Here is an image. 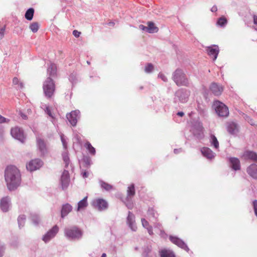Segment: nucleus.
Listing matches in <instances>:
<instances>
[{"label":"nucleus","instance_id":"f257e3e1","mask_svg":"<svg viewBox=\"0 0 257 257\" xmlns=\"http://www.w3.org/2000/svg\"><path fill=\"white\" fill-rule=\"evenodd\" d=\"M57 68L55 64L50 63L47 68V74L49 77L44 82L43 89L45 96L47 98H51L55 91V84L51 77L54 76L56 74Z\"/></svg>","mask_w":257,"mask_h":257},{"label":"nucleus","instance_id":"f03ea898","mask_svg":"<svg viewBox=\"0 0 257 257\" xmlns=\"http://www.w3.org/2000/svg\"><path fill=\"white\" fill-rule=\"evenodd\" d=\"M172 79L178 86H189V81L183 70L181 69H177L172 74Z\"/></svg>","mask_w":257,"mask_h":257},{"label":"nucleus","instance_id":"7ed1b4c3","mask_svg":"<svg viewBox=\"0 0 257 257\" xmlns=\"http://www.w3.org/2000/svg\"><path fill=\"white\" fill-rule=\"evenodd\" d=\"M65 236L69 240H76L80 239L82 235L80 229L76 226L66 227L64 229Z\"/></svg>","mask_w":257,"mask_h":257},{"label":"nucleus","instance_id":"20e7f679","mask_svg":"<svg viewBox=\"0 0 257 257\" xmlns=\"http://www.w3.org/2000/svg\"><path fill=\"white\" fill-rule=\"evenodd\" d=\"M135 194L136 190L135 185L134 184H132L127 187L126 190V196L124 198H120L121 200L125 204L128 209H132L133 207L132 200Z\"/></svg>","mask_w":257,"mask_h":257},{"label":"nucleus","instance_id":"39448f33","mask_svg":"<svg viewBox=\"0 0 257 257\" xmlns=\"http://www.w3.org/2000/svg\"><path fill=\"white\" fill-rule=\"evenodd\" d=\"M190 95V91L185 88H180L175 93L174 101L182 103L187 102Z\"/></svg>","mask_w":257,"mask_h":257},{"label":"nucleus","instance_id":"423d86ee","mask_svg":"<svg viewBox=\"0 0 257 257\" xmlns=\"http://www.w3.org/2000/svg\"><path fill=\"white\" fill-rule=\"evenodd\" d=\"M213 106L216 113L220 117H226L229 114L228 107L222 102L219 101H215L213 103Z\"/></svg>","mask_w":257,"mask_h":257},{"label":"nucleus","instance_id":"0eeeda50","mask_svg":"<svg viewBox=\"0 0 257 257\" xmlns=\"http://www.w3.org/2000/svg\"><path fill=\"white\" fill-rule=\"evenodd\" d=\"M191 131L198 139H201L204 137L203 127L202 123L199 121L193 122Z\"/></svg>","mask_w":257,"mask_h":257},{"label":"nucleus","instance_id":"6e6552de","mask_svg":"<svg viewBox=\"0 0 257 257\" xmlns=\"http://www.w3.org/2000/svg\"><path fill=\"white\" fill-rule=\"evenodd\" d=\"M92 205L94 208L100 211L106 210L108 207L107 202L101 198L94 199L92 202Z\"/></svg>","mask_w":257,"mask_h":257},{"label":"nucleus","instance_id":"1a4fd4ad","mask_svg":"<svg viewBox=\"0 0 257 257\" xmlns=\"http://www.w3.org/2000/svg\"><path fill=\"white\" fill-rule=\"evenodd\" d=\"M21 178H5L9 190L12 191L17 189L21 182Z\"/></svg>","mask_w":257,"mask_h":257},{"label":"nucleus","instance_id":"9d476101","mask_svg":"<svg viewBox=\"0 0 257 257\" xmlns=\"http://www.w3.org/2000/svg\"><path fill=\"white\" fill-rule=\"evenodd\" d=\"M21 174L19 169L14 165H9L5 171V177H20Z\"/></svg>","mask_w":257,"mask_h":257},{"label":"nucleus","instance_id":"9b49d317","mask_svg":"<svg viewBox=\"0 0 257 257\" xmlns=\"http://www.w3.org/2000/svg\"><path fill=\"white\" fill-rule=\"evenodd\" d=\"M80 111L79 110H75L67 114L66 117L70 123L74 126L76 125L78 119L80 118Z\"/></svg>","mask_w":257,"mask_h":257},{"label":"nucleus","instance_id":"f8f14e48","mask_svg":"<svg viewBox=\"0 0 257 257\" xmlns=\"http://www.w3.org/2000/svg\"><path fill=\"white\" fill-rule=\"evenodd\" d=\"M11 134L12 136L19 140L20 142L23 143L25 140L24 132L22 130L18 127H16L11 129Z\"/></svg>","mask_w":257,"mask_h":257},{"label":"nucleus","instance_id":"ddd939ff","mask_svg":"<svg viewBox=\"0 0 257 257\" xmlns=\"http://www.w3.org/2000/svg\"><path fill=\"white\" fill-rule=\"evenodd\" d=\"M43 165L42 161L39 159H36L31 161L26 167L28 170L32 172L39 169Z\"/></svg>","mask_w":257,"mask_h":257},{"label":"nucleus","instance_id":"4468645a","mask_svg":"<svg viewBox=\"0 0 257 257\" xmlns=\"http://www.w3.org/2000/svg\"><path fill=\"white\" fill-rule=\"evenodd\" d=\"M59 231V227L57 225L54 226L49 230L43 236L42 240L45 242H48L51 239L54 238Z\"/></svg>","mask_w":257,"mask_h":257},{"label":"nucleus","instance_id":"2eb2a0df","mask_svg":"<svg viewBox=\"0 0 257 257\" xmlns=\"http://www.w3.org/2000/svg\"><path fill=\"white\" fill-rule=\"evenodd\" d=\"M169 238L172 243L177 245L179 247L184 249L187 251L189 250V248H188L187 244L180 238L172 235L170 236Z\"/></svg>","mask_w":257,"mask_h":257},{"label":"nucleus","instance_id":"dca6fc26","mask_svg":"<svg viewBox=\"0 0 257 257\" xmlns=\"http://www.w3.org/2000/svg\"><path fill=\"white\" fill-rule=\"evenodd\" d=\"M206 51L208 55L212 58L213 61L217 59L219 52V47L217 45H213L208 46L207 47Z\"/></svg>","mask_w":257,"mask_h":257},{"label":"nucleus","instance_id":"f3484780","mask_svg":"<svg viewBox=\"0 0 257 257\" xmlns=\"http://www.w3.org/2000/svg\"><path fill=\"white\" fill-rule=\"evenodd\" d=\"M126 223L132 231H136L137 230V227L135 220V216L131 211H128V216L126 218Z\"/></svg>","mask_w":257,"mask_h":257},{"label":"nucleus","instance_id":"a211bd4d","mask_svg":"<svg viewBox=\"0 0 257 257\" xmlns=\"http://www.w3.org/2000/svg\"><path fill=\"white\" fill-rule=\"evenodd\" d=\"M227 130L232 135H236L239 131V126L234 121L228 122L227 123Z\"/></svg>","mask_w":257,"mask_h":257},{"label":"nucleus","instance_id":"6ab92c4d","mask_svg":"<svg viewBox=\"0 0 257 257\" xmlns=\"http://www.w3.org/2000/svg\"><path fill=\"white\" fill-rule=\"evenodd\" d=\"M209 89L212 93L216 96L221 95L223 90V87L221 85L215 82L211 84Z\"/></svg>","mask_w":257,"mask_h":257},{"label":"nucleus","instance_id":"aec40b11","mask_svg":"<svg viewBox=\"0 0 257 257\" xmlns=\"http://www.w3.org/2000/svg\"><path fill=\"white\" fill-rule=\"evenodd\" d=\"M242 158L245 160H251L257 162V154L256 153L251 151H245L241 156Z\"/></svg>","mask_w":257,"mask_h":257},{"label":"nucleus","instance_id":"412c9836","mask_svg":"<svg viewBox=\"0 0 257 257\" xmlns=\"http://www.w3.org/2000/svg\"><path fill=\"white\" fill-rule=\"evenodd\" d=\"M11 207L10 198L7 196L1 199V210L3 212H7Z\"/></svg>","mask_w":257,"mask_h":257},{"label":"nucleus","instance_id":"4be33fe9","mask_svg":"<svg viewBox=\"0 0 257 257\" xmlns=\"http://www.w3.org/2000/svg\"><path fill=\"white\" fill-rule=\"evenodd\" d=\"M201 152L203 156L208 160L214 159L216 155L215 153L208 147L202 148Z\"/></svg>","mask_w":257,"mask_h":257},{"label":"nucleus","instance_id":"5701e85b","mask_svg":"<svg viewBox=\"0 0 257 257\" xmlns=\"http://www.w3.org/2000/svg\"><path fill=\"white\" fill-rule=\"evenodd\" d=\"M231 168L234 170H238L240 168V161L237 158L232 157L229 159Z\"/></svg>","mask_w":257,"mask_h":257},{"label":"nucleus","instance_id":"b1692460","mask_svg":"<svg viewBox=\"0 0 257 257\" xmlns=\"http://www.w3.org/2000/svg\"><path fill=\"white\" fill-rule=\"evenodd\" d=\"M37 144L41 155H45L47 153V149L44 141L41 139H37Z\"/></svg>","mask_w":257,"mask_h":257},{"label":"nucleus","instance_id":"393cba45","mask_svg":"<svg viewBox=\"0 0 257 257\" xmlns=\"http://www.w3.org/2000/svg\"><path fill=\"white\" fill-rule=\"evenodd\" d=\"M72 210V206L68 203L63 205L61 209V217L66 216Z\"/></svg>","mask_w":257,"mask_h":257},{"label":"nucleus","instance_id":"a878e982","mask_svg":"<svg viewBox=\"0 0 257 257\" xmlns=\"http://www.w3.org/2000/svg\"><path fill=\"white\" fill-rule=\"evenodd\" d=\"M246 171L250 177H257V165L251 164L247 167Z\"/></svg>","mask_w":257,"mask_h":257},{"label":"nucleus","instance_id":"bb28decb","mask_svg":"<svg viewBox=\"0 0 257 257\" xmlns=\"http://www.w3.org/2000/svg\"><path fill=\"white\" fill-rule=\"evenodd\" d=\"M87 206V196H86L82 200L78 202L76 211H79L81 210H83L85 209Z\"/></svg>","mask_w":257,"mask_h":257},{"label":"nucleus","instance_id":"cd10ccee","mask_svg":"<svg viewBox=\"0 0 257 257\" xmlns=\"http://www.w3.org/2000/svg\"><path fill=\"white\" fill-rule=\"evenodd\" d=\"M160 255L161 257H176L173 251L165 248L160 251Z\"/></svg>","mask_w":257,"mask_h":257},{"label":"nucleus","instance_id":"c85d7f7f","mask_svg":"<svg viewBox=\"0 0 257 257\" xmlns=\"http://www.w3.org/2000/svg\"><path fill=\"white\" fill-rule=\"evenodd\" d=\"M141 222L143 226L147 229L149 234L150 235H152L153 234V228L152 227L149 225L148 221L145 218H142Z\"/></svg>","mask_w":257,"mask_h":257},{"label":"nucleus","instance_id":"c756f323","mask_svg":"<svg viewBox=\"0 0 257 257\" xmlns=\"http://www.w3.org/2000/svg\"><path fill=\"white\" fill-rule=\"evenodd\" d=\"M148 32L149 33H154L158 31V28L155 26V24L152 22H149L148 23Z\"/></svg>","mask_w":257,"mask_h":257},{"label":"nucleus","instance_id":"7c9ffc66","mask_svg":"<svg viewBox=\"0 0 257 257\" xmlns=\"http://www.w3.org/2000/svg\"><path fill=\"white\" fill-rule=\"evenodd\" d=\"M60 184L63 190H65L67 188L70 184L69 178H61Z\"/></svg>","mask_w":257,"mask_h":257},{"label":"nucleus","instance_id":"2f4dec72","mask_svg":"<svg viewBox=\"0 0 257 257\" xmlns=\"http://www.w3.org/2000/svg\"><path fill=\"white\" fill-rule=\"evenodd\" d=\"M84 147L88 150L90 155L94 156L96 154L95 149L89 142H87L84 144Z\"/></svg>","mask_w":257,"mask_h":257},{"label":"nucleus","instance_id":"473e14b6","mask_svg":"<svg viewBox=\"0 0 257 257\" xmlns=\"http://www.w3.org/2000/svg\"><path fill=\"white\" fill-rule=\"evenodd\" d=\"M34 14V9L33 8H29L26 11L25 17V18L28 20L31 21L33 19Z\"/></svg>","mask_w":257,"mask_h":257},{"label":"nucleus","instance_id":"72a5a7b5","mask_svg":"<svg viewBox=\"0 0 257 257\" xmlns=\"http://www.w3.org/2000/svg\"><path fill=\"white\" fill-rule=\"evenodd\" d=\"M62 159L65 164V168H67L70 163V159L67 151H65L62 154Z\"/></svg>","mask_w":257,"mask_h":257},{"label":"nucleus","instance_id":"f704fd0d","mask_svg":"<svg viewBox=\"0 0 257 257\" xmlns=\"http://www.w3.org/2000/svg\"><path fill=\"white\" fill-rule=\"evenodd\" d=\"M13 84L16 86V88L18 89H21L24 87L23 82L20 81L17 77H14L13 79Z\"/></svg>","mask_w":257,"mask_h":257},{"label":"nucleus","instance_id":"c9c22d12","mask_svg":"<svg viewBox=\"0 0 257 257\" xmlns=\"http://www.w3.org/2000/svg\"><path fill=\"white\" fill-rule=\"evenodd\" d=\"M210 142L211 144V145L214 146L215 149H218L219 143L216 137L214 135L211 134L210 135Z\"/></svg>","mask_w":257,"mask_h":257},{"label":"nucleus","instance_id":"e433bc0d","mask_svg":"<svg viewBox=\"0 0 257 257\" xmlns=\"http://www.w3.org/2000/svg\"><path fill=\"white\" fill-rule=\"evenodd\" d=\"M99 183L101 187L106 191H108L114 189L113 186L101 180L99 181Z\"/></svg>","mask_w":257,"mask_h":257},{"label":"nucleus","instance_id":"4c0bfd02","mask_svg":"<svg viewBox=\"0 0 257 257\" xmlns=\"http://www.w3.org/2000/svg\"><path fill=\"white\" fill-rule=\"evenodd\" d=\"M31 219L33 224L35 225L39 224L40 222V218L36 214H32L31 215Z\"/></svg>","mask_w":257,"mask_h":257},{"label":"nucleus","instance_id":"58836bf2","mask_svg":"<svg viewBox=\"0 0 257 257\" xmlns=\"http://www.w3.org/2000/svg\"><path fill=\"white\" fill-rule=\"evenodd\" d=\"M26 220V216L24 215H20L18 218L19 226L21 228L24 226Z\"/></svg>","mask_w":257,"mask_h":257},{"label":"nucleus","instance_id":"ea45409f","mask_svg":"<svg viewBox=\"0 0 257 257\" xmlns=\"http://www.w3.org/2000/svg\"><path fill=\"white\" fill-rule=\"evenodd\" d=\"M148 215L150 218L156 219L158 216V214L155 212L153 208H150L148 210Z\"/></svg>","mask_w":257,"mask_h":257},{"label":"nucleus","instance_id":"a19ab883","mask_svg":"<svg viewBox=\"0 0 257 257\" xmlns=\"http://www.w3.org/2000/svg\"><path fill=\"white\" fill-rule=\"evenodd\" d=\"M227 20L225 18L222 17L218 19V20L217 21V25L223 27L225 26V25L227 24Z\"/></svg>","mask_w":257,"mask_h":257},{"label":"nucleus","instance_id":"79ce46f5","mask_svg":"<svg viewBox=\"0 0 257 257\" xmlns=\"http://www.w3.org/2000/svg\"><path fill=\"white\" fill-rule=\"evenodd\" d=\"M42 108L44 109L45 113H47L49 116L51 117H53L51 111L49 107V106L46 104H42L41 106Z\"/></svg>","mask_w":257,"mask_h":257},{"label":"nucleus","instance_id":"37998d69","mask_svg":"<svg viewBox=\"0 0 257 257\" xmlns=\"http://www.w3.org/2000/svg\"><path fill=\"white\" fill-rule=\"evenodd\" d=\"M39 26L37 22H34L31 24L30 26V29L33 33H36L38 31Z\"/></svg>","mask_w":257,"mask_h":257},{"label":"nucleus","instance_id":"c03bdc74","mask_svg":"<svg viewBox=\"0 0 257 257\" xmlns=\"http://www.w3.org/2000/svg\"><path fill=\"white\" fill-rule=\"evenodd\" d=\"M154 66L151 63H148L145 67V71L147 73H150L153 72Z\"/></svg>","mask_w":257,"mask_h":257},{"label":"nucleus","instance_id":"a18cd8bd","mask_svg":"<svg viewBox=\"0 0 257 257\" xmlns=\"http://www.w3.org/2000/svg\"><path fill=\"white\" fill-rule=\"evenodd\" d=\"M61 141L62 142L63 147L64 150H66L67 149V143L65 137L63 134H61L60 135Z\"/></svg>","mask_w":257,"mask_h":257},{"label":"nucleus","instance_id":"49530a36","mask_svg":"<svg viewBox=\"0 0 257 257\" xmlns=\"http://www.w3.org/2000/svg\"><path fill=\"white\" fill-rule=\"evenodd\" d=\"M152 250V247L151 246H147L144 248L143 255L145 257H147L148 256L149 253L151 252Z\"/></svg>","mask_w":257,"mask_h":257},{"label":"nucleus","instance_id":"de8ad7c7","mask_svg":"<svg viewBox=\"0 0 257 257\" xmlns=\"http://www.w3.org/2000/svg\"><path fill=\"white\" fill-rule=\"evenodd\" d=\"M82 160L86 166H90L91 164V159L88 156L84 157Z\"/></svg>","mask_w":257,"mask_h":257},{"label":"nucleus","instance_id":"09e8293b","mask_svg":"<svg viewBox=\"0 0 257 257\" xmlns=\"http://www.w3.org/2000/svg\"><path fill=\"white\" fill-rule=\"evenodd\" d=\"M69 81L73 84L76 82V75L75 73H72L69 77Z\"/></svg>","mask_w":257,"mask_h":257},{"label":"nucleus","instance_id":"8fccbe9b","mask_svg":"<svg viewBox=\"0 0 257 257\" xmlns=\"http://www.w3.org/2000/svg\"><path fill=\"white\" fill-rule=\"evenodd\" d=\"M158 77L164 82H167L168 80L167 77L163 73H160L158 75Z\"/></svg>","mask_w":257,"mask_h":257},{"label":"nucleus","instance_id":"3c124183","mask_svg":"<svg viewBox=\"0 0 257 257\" xmlns=\"http://www.w3.org/2000/svg\"><path fill=\"white\" fill-rule=\"evenodd\" d=\"M253 206L255 215L257 217V200H255L253 201Z\"/></svg>","mask_w":257,"mask_h":257},{"label":"nucleus","instance_id":"603ef678","mask_svg":"<svg viewBox=\"0 0 257 257\" xmlns=\"http://www.w3.org/2000/svg\"><path fill=\"white\" fill-rule=\"evenodd\" d=\"M245 119L252 125H255V123L253 122V120L249 117V116H246Z\"/></svg>","mask_w":257,"mask_h":257},{"label":"nucleus","instance_id":"864d4df0","mask_svg":"<svg viewBox=\"0 0 257 257\" xmlns=\"http://www.w3.org/2000/svg\"><path fill=\"white\" fill-rule=\"evenodd\" d=\"M69 175L68 171L64 170L61 177H69Z\"/></svg>","mask_w":257,"mask_h":257},{"label":"nucleus","instance_id":"5fc2aeb1","mask_svg":"<svg viewBox=\"0 0 257 257\" xmlns=\"http://www.w3.org/2000/svg\"><path fill=\"white\" fill-rule=\"evenodd\" d=\"M139 29L143 31H146V32H148L147 26H145L143 25H140Z\"/></svg>","mask_w":257,"mask_h":257},{"label":"nucleus","instance_id":"6e6d98bb","mask_svg":"<svg viewBox=\"0 0 257 257\" xmlns=\"http://www.w3.org/2000/svg\"><path fill=\"white\" fill-rule=\"evenodd\" d=\"M81 33L77 30H74L73 31V35L76 37L78 38L80 35Z\"/></svg>","mask_w":257,"mask_h":257},{"label":"nucleus","instance_id":"4d7b16f0","mask_svg":"<svg viewBox=\"0 0 257 257\" xmlns=\"http://www.w3.org/2000/svg\"><path fill=\"white\" fill-rule=\"evenodd\" d=\"M155 228H158L160 230V231L163 232L161 229V224L160 223H157L154 225Z\"/></svg>","mask_w":257,"mask_h":257},{"label":"nucleus","instance_id":"13d9d810","mask_svg":"<svg viewBox=\"0 0 257 257\" xmlns=\"http://www.w3.org/2000/svg\"><path fill=\"white\" fill-rule=\"evenodd\" d=\"M217 11V7L216 5L213 6L211 9V11L212 12H216Z\"/></svg>","mask_w":257,"mask_h":257},{"label":"nucleus","instance_id":"bf43d9fd","mask_svg":"<svg viewBox=\"0 0 257 257\" xmlns=\"http://www.w3.org/2000/svg\"><path fill=\"white\" fill-rule=\"evenodd\" d=\"M9 120V119L6 118L1 116V123L4 122H6Z\"/></svg>","mask_w":257,"mask_h":257},{"label":"nucleus","instance_id":"052dcab7","mask_svg":"<svg viewBox=\"0 0 257 257\" xmlns=\"http://www.w3.org/2000/svg\"><path fill=\"white\" fill-rule=\"evenodd\" d=\"M20 114L21 115V116L23 118V119H26L27 118V115H25V114H24L23 112H20Z\"/></svg>","mask_w":257,"mask_h":257},{"label":"nucleus","instance_id":"680f3d73","mask_svg":"<svg viewBox=\"0 0 257 257\" xmlns=\"http://www.w3.org/2000/svg\"><path fill=\"white\" fill-rule=\"evenodd\" d=\"M181 152H182V149H174V153L176 154H179V153H180Z\"/></svg>","mask_w":257,"mask_h":257},{"label":"nucleus","instance_id":"e2e57ef3","mask_svg":"<svg viewBox=\"0 0 257 257\" xmlns=\"http://www.w3.org/2000/svg\"><path fill=\"white\" fill-rule=\"evenodd\" d=\"M177 115L180 116H183L184 115V113L182 111H179L177 113Z\"/></svg>","mask_w":257,"mask_h":257},{"label":"nucleus","instance_id":"0e129e2a","mask_svg":"<svg viewBox=\"0 0 257 257\" xmlns=\"http://www.w3.org/2000/svg\"><path fill=\"white\" fill-rule=\"evenodd\" d=\"M88 176V173L87 172H84L83 173V177H87Z\"/></svg>","mask_w":257,"mask_h":257},{"label":"nucleus","instance_id":"69168bd1","mask_svg":"<svg viewBox=\"0 0 257 257\" xmlns=\"http://www.w3.org/2000/svg\"><path fill=\"white\" fill-rule=\"evenodd\" d=\"M114 23L112 22H109L108 23V25L109 26H113L114 25Z\"/></svg>","mask_w":257,"mask_h":257},{"label":"nucleus","instance_id":"338daca9","mask_svg":"<svg viewBox=\"0 0 257 257\" xmlns=\"http://www.w3.org/2000/svg\"><path fill=\"white\" fill-rule=\"evenodd\" d=\"M101 257H106V254L105 253H102Z\"/></svg>","mask_w":257,"mask_h":257},{"label":"nucleus","instance_id":"774afa93","mask_svg":"<svg viewBox=\"0 0 257 257\" xmlns=\"http://www.w3.org/2000/svg\"><path fill=\"white\" fill-rule=\"evenodd\" d=\"M87 63L89 64L90 62L89 61H87Z\"/></svg>","mask_w":257,"mask_h":257}]
</instances>
